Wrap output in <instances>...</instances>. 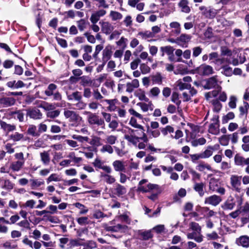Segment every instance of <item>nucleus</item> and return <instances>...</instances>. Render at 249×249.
Wrapping results in <instances>:
<instances>
[{
	"label": "nucleus",
	"instance_id": "0e129e2a",
	"mask_svg": "<svg viewBox=\"0 0 249 249\" xmlns=\"http://www.w3.org/2000/svg\"><path fill=\"white\" fill-rule=\"evenodd\" d=\"M147 132L152 138H154L159 137L160 135V132L158 129L152 130L148 128Z\"/></svg>",
	"mask_w": 249,
	"mask_h": 249
},
{
	"label": "nucleus",
	"instance_id": "39448f33",
	"mask_svg": "<svg viewBox=\"0 0 249 249\" xmlns=\"http://www.w3.org/2000/svg\"><path fill=\"white\" fill-rule=\"evenodd\" d=\"M64 115L67 119H69L70 122L72 123L73 125H76L77 123L82 119L78 114L71 110H65Z\"/></svg>",
	"mask_w": 249,
	"mask_h": 249
},
{
	"label": "nucleus",
	"instance_id": "f3484780",
	"mask_svg": "<svg viewBox=\"0 0 249 249\" xmlns=\"http://www.w3.org/2000/svg\"><path fill=\"white\" fill-rule=\"evenodd\" d=\"M189 239H194L196 242L200 243L203 241V236L201 233H197L194 231L193 232L188 233L187 235Z\"/></svg>",
	"mask_w": 249,
	"mask_h": 249
},
{
	"label": "nucleus",
	"instance_id": "f03ea898",
	"mask_svg": "<svg viewBox=\"0 0 249 249\" xmlns=\"http://www.w3.org/2000/svg\"><path fill=\"white\" fill-rule=\"evenodd\" d=\"M147 182V180L142 179L139 182L138 187V190L142 192H148L152 191L153 194L148 196V198L153 200H156L158 198V196L161 193V189L160 186L157 184H148L146 186L143 185Z\"/></svg>",
	"mask_w": 249,
	"mask_h": 249
},
{
	"label": "nucleus",
	"instance_id": "b1692460",
	"mask_svg": "<svg viewBox=\"0 0 249 249\" xmlns=\"http://www.w3.org/2000/svg\"><path fill=\"white\" fill-rule=\"evenodd\" d=\"M30 182H31V187L32 189L37 188L44 184V181L41 178L31 179H30Z\"/></svg>",
	"mask_w": 249,
	"mask_h": 249
},
{
	"label": "nucleus",
	"instance_id": "13d9d810",
	"mask_svg": "<svg viewBox=\"0 0 249 249\" xmlns=\"http://www.w3.org/2000/svg\"><path fill=\"white\" fill-rule=\"evenodd\" d=\"M140 69L143 74H146L150 72V68L146 64L142 63L140 66Z\"/></svg>",
	"mask_w": 249,
	"mask_h": 249
},
{
	"label": "nucleus",
	"instance_id": "de8ad7c7",
	"mask_svg": "<svg viewBox=\"0 0 249 249\" xmlns=\"http://www.w3.org/2000/svg\"><path fill=\"white\" fill-rule=\"evenodd\" d=\"M141 238L144 240H147L153 237V234L151 231H140L139 233Z\"/></svg>",
	"mask_w": 249,
	"mask_h": 249
},
{
	"label": "nucleus",
	"instance_id": "a211bd4d",
	"mask_svg": "<svg viewBox=\"0 0 249 249\" xmlns=\"http://www.w3.org/2000/svg\"><path fill=\"white\" fill-rule=\"evenodd\" d=\"M178 6L182 12L189 13L191 11L188 0H181L178 3Z\"/></svg>",
	"mask_w": 249,
	"mask_h": 249
},
{
	"label": "nucleus",
	"instance_id": "49530a36",
	"mask_svg": "<svg viewBox=\"0 0 249 249\" xmlns=\"http://www.w3.org/2000/svg\"><path fill=\"white\" fill-rule=\"evenodd\" d=\"M100 151L101 153H103L107 152L109 154H111L113 152V149L111 145L106 144L102 146Z\"/></svg>",
	"mask_w": 249,
	"mask_h": 249
},
{
	"label": "nucleus",
	"instance_id": "79ce46f5",
	"mask_svg": "<svg viewBox=\"0 0 249 249\" xmlns=\"http://www.w3.org/2000/svg\"><path fill=\"white\" fill-rule=\"evenodd\" d=\"M160 50L162 52V55H163L164 53H166L168 55H172L173 54L174 49L173 47L167 46L165 47H161L160 48Z\"/></svg>",
	"mask_w": 249,
	"mask_h": 249
},
{
	"label": "nucleus",
	"instance_id": "6e6552de",
	"mask_svg": "<svg viewBox=\"0 0 249 249\" xmlns=\"http://www.w3.org/2000/svg\"><path fill=\"white\" fill-rule=\"evenodd\" d=\"M221 201V198L220 196L217 195H213L210 196L205 198V203L213 206H217Z\"/></svg>",
	"mask_w": 249,
	"mask_h": 249
},
{
	"label": "nucleus",
	"instance_id": "a18cd8bd",
	"mask_svg": "<svg viewBox=\"0 0 249 249\" xmlns=\"http://www.w3.org/2000/svg\"><path fill=\"white\" fill-rule=\"evenodd\" d=\"M71 137L73 140H76L81 143L88 142L89 140V138L88 137L82 136L81 135H77L75 134L71 135Z\"/></svg>",
	"mask_w": 249,
	"mask_h": 249
},
{
	"label": "nucleus",
	"instance_id": "6e6d98bb",
	"mask_svg": "<svg viewBox=\"0 0 249 249\" xmlns=\"http://www.w3.org/2000/svg\"><path fill=\"white\" fill-rule=\"evenodd\" d=\"M152 80L154 84L160 85L162 82V77L160 74L157 73L152 76Z\"/></svg>",
	"mask_w": 249,
	"mask_h": 249
},
{
	"label": "nucleus",
	"instance_id": "4468645a",
	"mask_svg": "<svg viewBox=\"0 0 249 249\" xmlns=\"http://www.w3.org/2000/svg\"><path fill=\"white\" fill-rule=\"evenodd\" d=\"M140 86L139 81L137 79H133L131 82H128L126 84V91L131 93L134 89L138 88Z\"/></svg>",
	"mask_w": 249,
	"mask_h": 249
},
{
	"label": "nucleus",
	"instance_id": "f704fd0d",
	"mask_svg": "<svg viewBox=\"0 0 249 249\" xmlns=\"http://www.w3.org/2000/svg\"><path fill=\"white\" fill-rule=\"evenodd\" d=\"M14 183H13L9 179H6L4 180L1 188L3 189L10 191L14 188Z\"/></svg>",
	"mask_w": 249,
	"mask_h": 249
},
{
	"label": "nucleus",
	"instance_id": "a878e982",
	"mask_svg": "<svg viewBox=\"0 0 249 249\" xmlns=\"http://www.w3.org/2000/svg\"><path fill=\"white\" fill-rule=\"evenodd\" d=\"M115 190L116 191V194L118 196H122L125 195L127 192L126 188L124 186L119 183L116 185Z\"/></svg>",
	"mask_w": 249,
	"mask_h": 249
},
{
	"label": "nucleus",
	"instance_id": "8fccbe9b",
	"mask_svg": "<svg viewBox=\"0 0 249 249\" xmlns=\"http://www.w3.org/2000/svg\"><path fill=\"white\" fill-rule=\"evenodd\" d=\"M129 212H126L123 214H121L119 216V218L121 221L127 224H131V220L129 218Z\"/></svg>",
	"mask_w": 249,
	"mask_h": 249
},
{
	"label": "nucleus",
	"instance_id": "7ed1b4c3",
	"mask_svg": "<svg viewBox=\"0 0 249 249\" xmlns=\"http://www.w3.org/2000/svg\"><path fill=\"white\" fill-rule=\"evenodd\" d=\"M221 81L218 78L217 76H214L206 79L205 80V84L204 85V89H209L214 88L216 89V90L212 92L207 93L206 95L207 97L216 96L221 89Z\"/></svg>",
	"mask_w": 249,
	"mask_h": 249
},
{
	"label": "nucleus",
	"instance_id": "7c9ffc66",
	"mask_svg": "<svg viewBox=\"0 0 249 249\" xmlns=\"http://www.w3.org/2000/svg\"><path fill=\"white\" fill-rule=\"evenodd\" d=\"M57 86L54 84H50L48 86L47 89L45 90L44 93L47 96H52L53 94L56 91Z\"/></svg>",
	"mask_w": 249,
	"mask_h": 249
},
{
	"label": "nucleus",
	"instance_id": "c03bdc74",
	"mask_svg": "<svg viewBox=\"0 0 249 249\" xmlns=\"http://www.w3.org/2000/svg\"><path fill=\"white\" fill-rule=\"evenodd\" d=\"M177 86L180 90H183L185 89H189L191 87V85L189 83L184 82L183 80H178L177 82Z\"/></svg>",
	"mask_w": 249,
	"mask_h": 249
},
{
	"label": "nucleus",
	"instance_id": "5701e85b",
	"mask_svg": "<svg viewBox=\"0 0 249 249\" xmlns=\"http://www.w3.org/2000/svg\"><path fill=\"white\" fill-rule=\"evenodd\" d=\"M138 36L142 39L147 40L148 41H151V38L154 37L150 31L140 32L138 33Z\"/></svg>",
	"mask_w": 249,
	"mask_h": 249
},
{
	"label": "nucleus",
	"instance_id": "ea45409f",
	"mask_svg": "<svg viewBox=\"0 0 249 249\" xmlns=\"http://www.w3.org/2000/svg\"><path fill=\"white\" fill-rule=\"evenodd\" d=\"M235 117V115L232 112H229L226 115L223 116L222 118V123L225 124L228 123L230 120H233Z\"/></svg>",
	"mask_w": 249,
	"mask_h": 249
},
{
	"label": "nucleus",
	"instance_id": "5fc2aeb1",
	"mask_svg": "<svg viewBox=\"0 0 249 249\" xmlns=\"http://www.w3.org/2000/svg\"><path fill=\"white\" fill-rule=\"evenodd\" d=\"M117 140V136L113 135H108L106 138V142L109 145H113Z\"/></svg>",
	"mask_w": 249,
	"mask_h": 249
},
{
	"label": "nucleus",
	"instance_id": "bb28decb",
	"mask_svg": "<svg viewBox=\"0 0 249 249\" xmlns=\"http://www.w3.org/2000/svg\"><path fill=\"white\" fill-rule=\"evenodd\" d=\"M103 58L104 60H109L112 55V47L111 46H107L103 51Z\"/></svg>",
	"mask_w": 249,
	"mask_h": 249
},
{
	"label": "nucleus",
	"instance_id": "9b49d317",
	"mask_svg": "<svg viewBox=\"0 0 249 249\" xmlns=\"http://www.w3.org/2000/svg\"><path fill=\"white\" fill-rule=\"evenodd\" d=\"M198 71L200 73L204 75H209L213 72V70L212 67L208 65H201L198 68Z\"/></svg>",
	"mask_w": 249,
	"mask_h": 249
},
{
	"label": "nucleus",
	"instance_id": "1a4fd4ad",
	"mask_svg": "<svg viewBox=\"0 0 249 249\" xmlns=\"http://www.w3.org/2000/svg\"><path fill=\"white\" fill-rule=\"evenodd\" d=\"M101 25V29L102 32L106 34H110L114 30V27L111 23L108 21L100 22Z\"/></svg>",
	"mask_w": 249,
	"mask_h": 249
},
{
	"label": "nucleus",
	"instance_id": "bf43d9fd",
	"mask_svg": "<svg viewBox=\"0 0 249 249\" xmlns=\"http://www.w3.org/2000/svg\"><path fill=\"white\" fill-rule=\"evenodd\" d=\"M223 71L222 73L226 76H231L233 74L232 68L227 66H223L222 67Z\"/></svg>",
	"mask_w": 249,
	"mask_h": 249
},
{
	"label": "nucleus",
	"instance_id": "cd10ccee",
	"mask_svg": "<svg viewBox=\"0 0 249 249\" xmlns=\"http://www.w3.org/2000/svg\"><path fill=\"white\" fill-rule=\"evenodd\" d=\"M108 105L107 109L110 111H114L117 108L116 105L118 103V100L116 99L108 100L106 99L104 100Z\"/></svg>",
	"mask_w": 249,
	"mask_h": 249
},
{
	"label": "nucleus",
	"instance_id": "052dcab7",
	"mask_svg": "<svg viewBox=\"0 0 249 249\" xmlns=\"http://www.w3.org/2000/svg\"><path fill=\"white\" fill-rule=\"evenodd\" d=\"M171 101L178 107L181 103V101L179 99V95L176 92H174L171 96Z\"/></svg>",
	"mask_w": 249,
	"mask_h": 249
},
{
	"label": "nucleus",
	"instance_id": "338daca9",
	"mask_svg": "<svg viewBox=\"0 0 249 249\" xmlns=\"http://www.w3.org/2000/svg\"><path fill=\"white\" fill-rule=\"evenodd\" d=\"M74 205L76 208L80 210V214H85L88 212V209H87L84 205L79 202L75 203Z\"/></svg>",
	"mask_w": 249,
	"mask_h": 249
},
{
	"label": "nucleus",
	"instance_id": "c9c22d12",
	"mask_svg": "<svg viewBox=\"0 0 249 249\" xmlns=\"http://www.w3.org/2000/svg\"><path fill=\"white\" fill-rule=\"evenodd\" d=\"M61 180V177L57 174L53 173L51 174L46 179L47 184L52 181L58 182Z\"/></svg>",
	"mask_w": 249,
	"mask_h": 249
},
{
	"label": "nucleus",
	"instance_id": "37998d69",
	"mask_svg": "<svg viewBox=\"0 0 249 249\" xmlns=\"http://www.w3.org/2000/svg\"><path fill=\"white\" fill-rule=\"evenodd\" d=\"M196 169L200 172H204L206 169L209 171L212 170L211 166L208 163H205L204 162L200 163L196 166Z\"/></svg>",
	"mask_w": 249,
	"mask_h": 249
},
{
	"label": "nucleus",
	"instance_id": "ddd939ff",
	"mask_svg": "<svg viewBox=\"0 0 249 249\" xmlns=\"http://www.w3.org/2000/svg\"><path fill=\"white\" fill-rule=\"evenodd\" d=\"M236 243L238 246H241L245 248H248L249 247V236H248L247 235H243L240 236L236 239Z\"/></svg>",
	"mask_w": 249,
	"mask_h": 249
},
{
	"label": "nucleus",
	"instance_id": "423d86ee",
	"mask_svg": "<svg viewBox=\"0 0 249 249\" xmlns=\"http://www.w3.org/2000/svg\"><path fill=\"white\" fill-rule=\"evenodd\" d=\"M93 165L95 167L101 169L107 173H111L112 172L111 167L109 166L104 165L103 162L98 158H96L94 160Z\"/></svg>",
	"mask_w": 249,
	"mask_h": 249
},
{
	"label": "nucleus",
	"instance_id": "4c0bfd02",
	"mask_svg": "<svg viewBox=\"0 0 249 249\" xmlns=\"http://www.w3.org/2000/svg\"><path fill=\"white\" fill-rule=\"evenodd\" d=\"M28 134L33 137H38L40 136L38 130H36V127L34 125H30L27 130Z\"/></svg>",
	"mask_w": 249,
	"mask_h": 249
},
{
	"label": "nucleus",
	"instance_id": "a19ab883",
	"mask_svg": "<svg viewBox=\"0 0 249 249\" xmlns=\"http://www.w3.org/2000/svg\"><path fill=\"white\" fill-rule=\"evenodd\" d=\"M206 140L204 138H200L197 139H195L192 140L191 142L192 145L194 147L204 145L206 143Z\"/></svg>",
	"mask_w": 249,
	"mask_h": 249
},
{
	"label": "nucleus",
	"instance_id": "58836bf2",
	"mask_svg": "<svg viewBox=\"0 0 249 249\" xmlns=\"http://www.w3.org/2000/svg\"><path fill=\"white\" fill-rule=\"evenodd\" d=\"M160 92V89L158 87H155L150 89L148 95L150 98H157Z\"/></svg>",
	"mask_w": 249,
	"mask_h": 249
},
{
	"label": "nucleus",
	"instance_id": "864d4df0",
	"mask_svg": "<svg viewBox=\"0 0 249 249\" xmlns=\"http://www.w3.org/2000/svg\"><path fill=\"white\" fill-rule=\"evenodd\" d=\"M77 25L80 31H84L87 27L88 22L84 19H81L77 21Z\"/></svg>",
	"mask_w": 249,
	"mask_h": 249
},
{
	"label": "nucleus",
	"instance_id": "aec40b11",
	"mask_svg": "<svg viewBox=\"0 0 249 249\" xmlns=\"http://www.w3.org/2000/svg\"><path fill=\"white\" fill-rule=\"evenodd\" d=\"M134 95L140 101L149 102V98L146 96L145 91L142 89H139L136 90L135 91Z\"/></svg>",
	"mask_w": 249,
	"mask_h": 249
},
{
	"label": "nucleus",
	"instance_id": "2f4dec72",
	"mask_svg": "<svg viewBox=\"0 0 249 249\" xmlns=\"http://www.w3.org/2000/svg\"><path fill=\"white\" fill-rule=\"evenodd\" d=\"M204 187V184L202 182L201 183H195L194 186V189L198 193L200 196H202L204 195L203 191V188Z\"/></svg>",
	"mask_w": 249,
	"mask_h": 249
},
{
	"label": "nucleus",
	"instance_id": "6ab92c4d",
	"mask_svg": "<svg viewBox=\"0 0 249 249\" xmlns=\"http://www.w3.org/2000/svg\"><path fill=\"white\" fill-rule=\"evenodd\" d=\"M24 164V161L17 160L11 163L10 166V169L14 172L19 171L22 167Z\"/></svg>",
	"mask_w": 249,
	"mask_h": 249
},
{
	"label": "nucleus",
	"instance_id": "e433bc0d",
	"mask_svg": "<svg viewBox=\"0 0 249 249\" xmlns=\"http://www.w3.org/2000/svg\"><path fill=\"white\" fill-rule=\"evenodd\" d=\"M219 124L211 123L209 128V133L213 135L218 134L219 133Z\"/></svg>",
	"mask_w": 249,
	"mask_h": 249
},
{
	"label": "nucleus",
	"instance_id": "e2e57ef3",
	"mask_svg": "<svg viewBox=\"0 0 249 249\" xmlns=\"http://www.w3.org/2000/svg\"><path fill=\"white\" fill-rule=\"evenodd\" d=\"M218 186V181L214 178H212L209 182V188L213 191L216 190V187Z\"/></svg>",
	"mask_w": 249,
	"mask_h": 249
},
{
	"label": "nucleus",
	"instance_id": "0eeeda50",
	"mask_svg": "<svg viewBox=\"0 0 249 249\" xmlns=\"http://www.w3.org/2000/svg\"><path fill=\"white\" fill-rule=\"evenodd\" d=\"M114 170L118 172H125L126 165L125 162L121 160H116L112 162Z\"/></svg>",
	"mask_w": 249,
	"mask_h": 249
},
{
	"label": "nucleus",
	"instance_id": "4be33fe9",
	"mask_svg": "<svg viewBox=\"0 0 249 249\" xmlns=\"http://www.w3.org/2000/svg\"><path fill=\"white\" fill-rule=\"evenodd\" d=\"M0 125L1 128L7 133L16 129V126L15 125L8 124L2 121H0Z\"/></svg>",
	"mask_w": 249,
	"mask_h": 249
},
{
	"label": "nucleus",
	"instance_id": "603ef678",
	"mask_svg": "<svg viewBox=\"0 0 249 249\" xmlns=\"http://www.w3.org/2000/svg\"><path fill=\"white\" fill-rule=\"evenodd\" d=\"M160 131L163 136H166L168 133H172L174 131V128L170 125H167L165 127L160 128Z\"/></svg>",
	"mask_w": 249,
	"mask_h": 249
},
{
	"label": "nucleus",
	"instance_id": "473e14b6",
	"mask_svg": "<svg viewBox=\"0 0 249 249\" xmlns=\"http://www.w3.org/2000/svg\"><path fill=\"white\" fill-rule=\"evenodd\" d=\"M41 160L45 165H48L50 161V154L48 151H44L40 154Z\"/></svg>",
	"mask_w": 249,
	"mask_h": 249
},
{
	"label": "nucleus",
	"instance_id": "412c9836",
	"mask_svg": "<svg viewBox=\"0 0 249 249\" xmlns=\"http://www.w3.org/2000/svg\"><path fill=\"white\" fill-rule=\"evenodd\" d=\"M145 103L139 102L137 104V106H139L143 112L147 111L149 109H153V104L152 102L149 100V102Z\"/></svg>",
	"mask_w": 249,
	"mask_h": 249
},
{
	"label": "nucleus",
	"instance_id": "dca6fc26",
	"mask_svg": "<svg viewBox=\"0 0 249 249\" xmlns=\"http://www.w3.org/2000/svg\"><path fill=\"white\" fill-rule=\"evenodd\" d=\"M27 115L34 119H39L42 117V114L40 110L36 108L28 110Z\"/></svg>",
	"mask_w": 249,
	"mask_h": 249
},
{
	"label": "nucleus",
	"instance_id": "f257e3e1",
	"mask_svg": "<svg viewBox=\"0 0 249 249\" xmlns=\"http://www.w3.org/2000/svg\"><path fill=\"white\" fill-rule=\"evenodd\" d=\"M137 129H128V132L124 135V139L134 145H136L140 140L146 142L147 136L144 132L143 126L137 127Z\"/></svg>",
	"mask_w": 249,
	"mask_h": 249
},
{
	"label": "nucleus",
	"instance_id": "72a5a7b5",
	"mask_svg": "<svg viewBox=\"0 0 249 249\" xmlns=\"http://www.w3.org/2000/svg\"><path fill=\"white\" fill-rule=\"evenodd\" d=\"M214 150V147L212 146H209L206 149L201 153L202 159H206L211 157L213 153V151Z\"/></svg>",
	"mask_w": 249,
	"mask_h": 249
},
{
	"label": "nucleus",
	"instance_id": "393cba45",
	"mask_svg": "<svg viewBox=\"0 0 249 249\" xmlns=\"http://www.w3.org/2000/svg\"><path fill=\"white\" fill-rule=\"evenodd\" d=\"M231 183L234 188L238 189L241 184L240 177L235 175L231 176Z\"/></svg>",
	"mask_w": 249,
	"mask_h": 249
},
{
	"label": "nucleus",
	"instance_id": "4d7b16f0",
	"mask_svg": "<svg viewBox=\"0 0 249 249\" xmlns=\"http://www.w3.org/2000/svg\"><path fill=\"white\" fill-rule=\"evenodd\" d=\"M9 137L13 141L18 142L22 140L24 137V135L23 134L15 132V133L11 135Z\"/></svg>",
	"mask_w": 249,
	"mask_h": 249
},
{
	"label": "nucleus",
	"instance_id": "09e8293b",
	"mask_svg": "<svg viewBox=\"0 0 249 249\" xmlns=\"http://www.w3.org/2000/svg\"><path fill=\"white\" fill-rule=\"evenodd\" d=\"M67 157L70 158V160H71V162L73 161L74 163H78L82 160L81 158L76 157L75 153L73 152L69 153Z\"/></svg>",
	"mask_w": 249,
	"mask_h": 249
},
{
	"label": "nucleus",
	"instance_id": "c85d7f7f",
	"mask_svg": "<svg viewBox=\"0 0 249 249\" xmlns=\"http://www.w3.org/2000/svg\"><path fill=\"white\" fill-rule=\"evenodd\" d=\"M109 17L112 21H118L122 19L123 15L119 12L112 10L110 12Z\"/></svg>",
	"mask_w": 249,
	"mask_h": 249
},
{
	"label": "nucleus",
	"instance_id": "3c124183",
	"mask_svg": "<svg viewBox=\"0 0 249 249\" xmlns=\"http://www.w3.org/2000/svg\"><path fill=\"white\" fill-rule=\"evenodd\" d=\"M68 98L69 100L74 99L76 101H80L82 99V95L80 92L76 91L73 92L71 95H68Z\"/></svg>",
	"mask_w": 249,
	"mask_h": 249
},
{
	"label": "nucleus",
	"instance_id": "f8f14e48",
	"mask_svg": "<svg viewBox=\"0 0 249 249\" xmlns=\"http://www.w3.org/2000/svg\"><path fill=\"white\" fill-rule=\"evenodd\" d=\"M15 103V99L13 97H3L0 98V104L3 107L12 106Z\"/></svg>",
	"mask_w": 249,
	"mask_h": 249
},
{
	"label": "nucleus",
	"instance_id": "c756f323",
	"mask_svg": "<svg viewBox=\"0 0 249 249\" xmlns=\"http://www.w3.org/2000/svg\"><path fill=\"white\" fill-rule=\"evenodd\" d=\"M169 26L171 28L173 29L172 32L176 35H178L180 33L181 28L179 23L177 21L172 22L170 23Z\"/></svg>",
	"mask_w": 249,
	"mask_h": 249
},
{
	"label": "nucleus",
	"instance_id": "20e7f679",
	"mask_svg": "<svg viewBox=\"0 0 249 249\" xmlns=\"http://www.w3.org/2000/svg\"><path fill=\"white\" fill-rule=\"evenodd\" d=\"M87 122L90 125H97V126H101L102 128L105 129V124L104 120L93 113L90 116H87Z\"/></svg>",
	"mask_w": 249,
	"mask_h": 249
},
{
	"label": "nucleus",
	"instance_id": "680f3d73",
	"mask_svg": "<svg viewBox=\"0 0 249 249\" xmlns=\"http://www.w3.org/2000/svg\"><path fill=\"white\" fill-rule=\"evenodd\" d=\"M236 102L237 98L235 96L232 95L230 96L228 103L229 107L231 109L236 108Z\"/></svg>",
	"mask_w": 249,
	"mask_h": 249
},
{
	"label": "nucleus",
	"instance_id": "69168bd1",
	"mask_svg": "<svg viewBox=\"0 0 249 249\" xmlns=\"http://www.w3.org/2000/svg\"><path fill=\"white\" fill-rule=\"evenodd\" d=\"M90 144L95 146H101L102 143L101 138L97 136L94 137L91 141Z\"/></svg>",
	"mask_w": 249,
	"mask_h": 249
},
{
	"label": "nucleus",
	"instance_id": "2eb2a0df",
	"mask_svg": "<svg viewBox=\"0 0 249 249\" xmlns=\"http://www.w3.org/2000/svg\"><path fill=\"white\" fill-rule=\"evenodd\" d=\"M110 173H105L101 172L100 174V177L107 184H111L114 183L116 181L115 178L112 175H110Z\"/></svg>",
	"mask_w": 249,
	"mask_h": 249
},
{
	"label": "nucleus",
	"instance_id": "774afa93",
	"mask_svg": "<svg viewBox=\"0 0 249 249\" xmlns=\"http://www.w3.org/2000/svg\"><path fill=\"white\" fill-rule=\"evenodd\" d=\"M122 23L125 25L126 27L131 26L132 25V19L131 16L130 15L126 16L123 21Z\"/></svg>",
	"mask_w": 249,
	"mask_h": 249
},
{
	"label": "nucleus",
	"instance_id": "9d476101",
	"mask_svg": "<svg viewBox=\"0 0 249 249\" xmlns=\"http://www.w3.org/2000/svg\"><path fill=\"white\" fill-rule=\"evenodd\" d=\"M127 227L124 225L118 224L115 226L106 225L105 229L107 231L111 232H119L124 231Z\"/></svg>",
	"mask_w": 249,
	"mask_h": 249
}]
</instances>
